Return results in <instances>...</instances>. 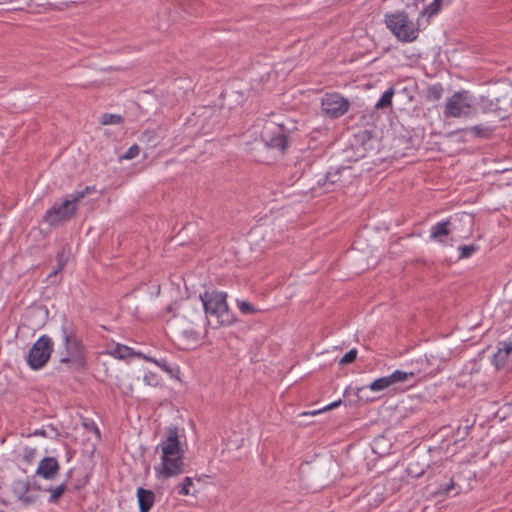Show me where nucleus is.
<instances>
[{
  "mask_svg": "<svg viewBox=\"0 0 512 512\" xmlns=\"http://www.w3.org/2000/svg\"><path fill=\"white\" fill-rule=\"evenodd\" d=\"M475 421H470L469 419L465 420V425L463 427H458L456 430V436L459 440H463L467 437L470 432V429L473 427Z\"/></svg>",
  "mask_w": 512,
  "mask_h": 512,
  "instance_id": "nucleus-22",
  "label": "nucleus"
},
{
  "mask_svg": "<svg viewBox=\"0 0 512 512\" xmlns=\"http://www.w3.org/2000/svg\"><path fill=\"white\" fill-rule=\"evenodd\" d=\"M237 306L244 315L257 313L259 310L245 300H237Z\"/></svg>",
  "mask_w": 512,
  "mask_h": 512,
  "instance_id": "nucleus-21",
  "label": "nucleus"
},
{
  "mask_svg": "<svg viewBox=\"0 0 512 512\" xmlns=\"http://www.w3.org/2000/svg\"><path fill=\"white\" fill-rule=\"evenodd\" d=\"M422 372L420 369L411 368L408 370H395L390 375L374 380L370 385V390L374 392L383 391L395 384L408 382Z\"/></svg>",
  "mask_w": 512,
  "mask_h": 512,
  "instance_id": "nucleus-8",
  "label": "nucleus"
},
{
  "mask_svg": "<svg viewBox=\"0 0 512 512\" xmlns=\"http://www.w3.org/2000/svg\"><path fill=\"white\" fill-rule=\"evenodd\" d=\"M95 190L94 187L86 186L83 190L75 191L69 194L62 203H55L49 210L46 211L43 222L50 226H58L63 222H66L76 215L77 204L86 195L92 193Z\"/></svg>",
  "mask_w": 512,
  "mask_h": 512,
  "instance_id": "nucleus-3",
  "label": "nucleus"
},
{
  "mask_svg": "<svg viewBox=\"0 0 512 512\" xmlns=\"http://www.w3.org/2000/svg\"><path fill=\"white\" fill-rule=\"evenodd\" d=\"M407 471H408V473L410 475H412L413 477H416V478H418V477H420V476H422L424 474V470L423 469H421L419 471H418V468L414 469L413 463H410L408 465Z\"/></svg>",
  "mask_w": 512,
  "mask_h": 512,
  "instance_id": "nucleus-31",
  "label": "nucleus"
},
{
  "mask_svg": "<svg viewBox=\"0 0 512 512\" xmlns=\"http://www.w3.org/2000/svg\"><path fill=\"white\" fill-rule=\"evenodd\" d=\"M0 3H4V1L0 0Z\"/></svg>",
  "mask_w": 512,
  "mask_h": 512,
  "instance_id": "nucleus-42",
  "label": "nucleus"
},
{
  "mask_svg": "<svg viewBox=\"0 0 512 512\" xmlns=\"http://www.w3.org/2000/svg\"><path fill=\"white\" fill-rule=\"evenodd\" d=\"M143 381L146 385L156 387L160 384V377L152 372H148L143 376Z\"/></svg>",
  "mask_w": 512,
  "mask_h": 512,
  "instance_id": "nucleus-26",
  "label": "nucleus"
},
{
  "mask_svg": "<svg viewBox=\"0 0 512 512\" xmlns=\"http://www.w3.org/2000/svg\"><path fill=\"white\" fill-rule=\"evenodd\" d=\"M140 153V148L139 146H137L136 144L135 145H132L127 151L126 153L124 154V158L125 159H133L135 157H137Z\"/></svg>",
  "mask_w": 512,
  "mask_h": 512,
  "instance_id": "nucleus-30",
  "label": "nucleus"
},
{
  "mask_svg": "<svg viewBox=\"0 0 512 512\" xmlns=\"http://www.w3.org/2000/svg\"><path fill=\"white\" fill-rule=\"evenodd\" d=\"M61 333L65 353L61 352L60 362L75 370L83 369L85 360L84 347L81 341L75 336L74 331L67 326H62Z\"/></svg>",
  "mask_w": 512,
  "mask_h": 512,
  "instance_id": "nucleus-4",
  "label": "nucleus"
},
{
  "mask_svg": "<svg viewBox=\"0 0 512 512\" xmlns=\"http://www.w3.org/2000/svg\"><path fill=\"white\" fill-rule=\"evenodd\" d=\"M109 354L120 360H126L133 356L143 357L141 352H135L132 348L122 344H116L112 347L109 350Z\"/></svg>",
  "mask_w": 512,
  "mask_h": 512,
  "instance_id": "nucleus-14",
  "label": "nucleus"
},
{
  "mask_svg": "<svg viewBox=\"0 0 512 512\" xmlns=\"http://www.w3.org/2000/svg\"><path fill=\"white\" fill-rule=\"evenodd\" d=\"M208 324L212 328L230 325L235 318L227 304V294L218 291H207L200 296Z\"/></svg>",
  "mask_w": 512,
  "mask_h": 512,
  "instance_id": "nucleus-2",
  "label": "nucleus"
},
{
  "mask_svg": "<svg viewBox=\"0 0 512 512\" xmlns=\"http://www.w3.org/2000/svg\"><path fill=\"white\" fill-rule=\"evenodd\" d=\"M460 250V258H468L472 255V253L476 250V247L473 245H465L459 248Z\"/></svg>",
  "mask_w": 512,
  "mask_h": 512,
  "instance_id": "nucleus-29",
  "label": "nucleus"
},
{
  "mask_svg": "<svg viewBox=\"0 0 512 512\" xmlns=\"http://www.w3.org/2000/svg\"><path fill=\"white\" fill-rule=\"evenodd\" d=\"M468 131L477 138H489L493 133L491 127L481 124L469 128Z\"/></svg>",
  "mask_w": 512,
  "mask_h": 512,
  "instance_id": "nucleus-17",
  "label": "nucleus"
},
{
  "mask_svg": "<svg viewBox=\"0 0 512 512\" xmlns=\"http://www.w3.org/2000/svg\"><path fill=\"white\" fill-rule=\"evenodd\" d=\"M498 351L494 354L493 360L497 368L502 367L509 355L512 353V341L500 343Z\"/></svg>",
  "mask_w": 512,
  "mask_h": 512,
  "instance_id": "nucleus-15",
  "label": "nucleus"
},
{
  "mask_svg": "<svg viewBox=\"0 0 512 512\" xmlns=\"http://www.w3.org/2000/svg\"><path fill=\"white\" fill-rule=\"evenodd\" d=\"M442 1H443V3H444V2H450L451 0H442Z\"/></svg>",
  "mask_w": 512,
  "mask_h": 512,
  "instance_id": "nucleus-41",
  "label": "nucleus"
},
{
  "mask_svg": "<svg viewBox=\"0 0 512 512\" xmlns=\"http://www.w3.org/2000/svg\"><path fill=\"white\" fill-rule=\"evenodd\" d=\"M84 485H85V483H83V484H76V485L74 486V490H79V489H81Z\"/></svg>",
  "mask_w": 512,
  "mask_h": 512,
  "instance_id": "nucleus-38",
  "label": "nucleus"
},
{
  "mask_svg": "<svg viewBox=\"0 0 512 512\" xmlns=\"http://www.w3.org/2000/svg\"><path fill=\"white\" fill-rule=\"evenodd\" d=\"M34 452H35V450H34V449H30V450H29V452H28V454H26V455H25V457L29 459L30 457H32V456H33Z\"/></svg>",
  "mask_w": 512,
  "mask_h": 512,
  "instance_id": "nucleus-37",
  "label": "nucleus"
},
{
  "mask_svg": "<svg viewBox=\"0 0 512 512\" xmlns=\"http://www.w3.org/2000/svg\"><path fill=\"white\" fill-rule=\"evenodd\" d=\"M443 88L440 85H435L429 88V97L433 100H439L442 96Z\"/></svg>",
  "mask_w": 512,
  "mask_h": 512,
  "instance_id": "nucleus-28",
  "label": "nucleus"
},
{
  "mask_svg": "<svg viewBox=\"0 0 512 512\" xmlns=\"http://www.w3.org/2000/svg\"><path fill=\"white\" fill-rule=\"evenodd\" d=\"M71 473H72V470H69V472H68V475H67V476L69 477V476L71 475Z\"/></svg>",
  "mask_w": 512,
  "mask_h": 512,
  "instance_id": "nucleus-40",
  "label": "nucleus"
},
{
  "mask_svg": "<svg viewBox=\"0 0 512 512\" xmlns=\"http://www.w3.org/2000/svg\"><path fill=\"white\" fill-rule=\"evenodd\" d=\"M69 259V251L63 247L56 255L57 267L63 269Z\"/></svg>",
  "mask_w": 512,
  "mask_h": 512,
  "instance_id": "nucleus-24",
  "label": "nucleus"
},
{
  "mask_svg": "<svg viewBox=\"0 0 512 512\" xmlns=\"http://www.w3.org/2000/svg\"><path fill=\"white\" fill-rule=\"evenodd\" d=\"M31 485L27 479H17L12 484V491L19 501L24 505H31L36 502L37 496L29 494Z\"/></svg>",
  "mask_w": 512,
  "mask_h": 512,
  "instance_id": "nucleus-11",
  "label": "nucleus"
},
{
  "mask_svg": "<svg viewBox=\"0 0 512 512\" xmlns=\"http://www.w3.org/2000/svg\"><path fill=\"white\" fill-rule=\"evenodd\" d=\"M338 171L332 173V172H328L327 175H326V181L331 183V184H335L338 182Z\"/></svg>",
  "mask_w": 512,
  "mask_h": 512,
  "instance_id": "nucleus-34",
  "label": "nucleus"
},
{
  "mask_svg": "<svg viewBox=\"0 0 512 512\" xmlns=\"http://www.w3.org/2000/svg\"><path fill=\"white\" fill-rule=\"evenodd\" d=\"M449 224V221H443L433 225L430 230L431 239L441 241V237L448 236L450 234Z\"/></svg>",
  "mask_w": 512,
  "mask_h": 512,
  "instance_id": "nucleus-16",
  "label": "nucleus"
},
{
  "mask_svg": "<svg viewBox=\"0 0 512 512\" xmlns=\"http://www.w3.org/2000/svg\"><path fill=\"white\" fill-rule=\"evenodd\" d=\"M137 498L140 512H149L155 502L154 492L144 488H138Z\"/></svg>",
  "mask_w": 512,
  "mask_h": 512,
  "instance_id": "nucleus-13",
  "label": "nucleus"
},
{
  "mask_svg": "<svg viewBox=\"0 0 512 512\" xmlns=\"http://www.w3.org/2000/svg\"><path fill=\"white\" fill-rule=\"evenodd\" d=\"M142 358H144V359H146V360H148V361L154 362L155 364H157L158 366H160V367H161L163 370H165V371H169V368H168V366L166 365V362H165V361L161 362V361H158V360H156V359H154V358H152V357H148V356H144V355H143V357H142Z\"/></svg>",
  "mask_w": 512,
  "mask_h": 512,
  "instance_id": "nucleus-33",
  "label": "nucleus"
},
{
  "mask_svg": "<svg viewBox=\"0 0 512 512\" xmlns=\"http://www.w3.org/2000/svg\"><path fill=\"white\" fill-rule=\"evenodd\" d=\"M193 486V479L191 477H185L182 483L179 485L178 493L183 496L190 494V487Z\"/></svg>",
  "mask_w": 512,
  "mask_h": 512,
  "instance_id": "nucleus-25",
  "label": "nucleus"
},
{
  "mask_svg": "<svg viewBox=\"0 0 512 512\" xmlns=\"http://www.w3.org/2000/svg\"><path fill=\"white\" fill-rule=\"evenodd\" d=\"M356 357H357V350L356 349H351L350 351H348L339 361V363L341 365H347V364H350L352 362H354L356 360Z\"/></svg>",
  "mask_w": 512,
  "mask_h": 512,
  "instance_id": "nucleus-27",
  "label": "nucleus"
},
{
  "mask_svg": "<svg viewBox=\"0 0 512 512\" xmlns=\"http://www.w3.org/2000/svg\"><path fill=\"white\" fill-rule=\"evenodd\" d=\"M349 106L348 99L339 93H326L321 99L322 111L330 118H339L344 115Z\"/></svg>",
  "mask_w": 512,
  "mask_h": 512,
  "instance_id": "nucleus-9",
  "label": "nucleus"
},
{
  "mask_svg": "<svg viewBox=\"0 0 512 512\" xmlns=\"http://www.w3.org/2000/svg\"><path fill=\"white\" fill-rule=\"evenodd\" d=\"M53 351V342L47 335H42L30 348L27 363L33 370L42 368L49 360Z\"/></svg>",
  "mask_w": 512,
  "mask_h": 512,
  "instance_id": "nucleus-7",
  "label": "nucleus"
},
{
  "mask_svg": "<svg viewBox=\"0 0 512 512\" xmlns=\"http://www.w3.org/2000/svg\"><path fill=\"white\" fill-rule=\"evenodd\" d=\"M67 490V484L64 482L54 488H49L48 491L50 492L49 502L50 503H56L58 499L65 493Z\"/></svg>",
  "mask_w": 512,
  "mask_h": 512,
  "instance_id": "nucleus-19",
  "label": "nucleus"
},
{
  "mask_svg": "<svg viewBox=\"0 0 512 512\" xmlns=\"http://www.w3.org/2000/svg\"><path fill=\"white\" fill-rule=\"evenodd\" d=\"M261 139L268 148L278 149L280 152H284L288 145L287 136L282 126L274 123H268L264 126Z\"/></svg>",
  "mask_w": 512,
  "mask_h": 512,
  "instance_id": "nucleus-10",
  "label": "nucleus"
},
{
  "mask_svg": "<svg viewBox=\"0 0 512 512\" xmlns=\"http://www.w3.org/2000/svg\"><path fill=\"white\" fill-rule=\"evenodd\" d=\"M122 117L117 114L105 113L101 117V123L103 125L119 124L122 122Z\"/></svg>",
  "mask_w": 512,
  "mask_h": 512,
  "instance_id": "nucleus-23",
  "label": "nucleus"
},
{
  "mask_svg": "<svg viewBox=\"0 0 512 512\" xmlns=\"http://www.w3.org/2000/svg\"><path fill=\"white\" fill-rule=\"evenodd\" d=\"M385 23L397 39L402 42H413L418 37V24L410 20L403 11L386 15Z\"/></svg>",
  "mask_w": 512,
  "mask_h": 512,
  "instance_id": "nucleus-5",
  "label": "nucleus"
},
{
  "mask_svg": "<svg viewBox=\"0 0 512 512\" xmlns=\"http://www.w3.org/2000/svg\"><path fill=\"white\" fill-rule=\"evenodd\" d=\"M60 465L54 457H44L38 464L36 475L46 479L53 480L59 473Z\"/></svg>",
  "mask_w": 512,
  "mask_h": 512,
  "instance_id": "nucleus-12",
  "label": "nucleus"
},
{
  "mask_svg": "<svg viewBox=\"0 0 512 512\" xmlns=\"http://www.w3.org/2000/svg\"><path fill=\"white\" fill-rule=\"evenodd\" d=\"M35 434H40V435H44L45 432L42 430V431H36Z\"/></svg>",
  "mask_w": 512,
  "mask_h": 512,
  "instance_id": "nucleus-39",
  "label": "nucleus"
},
{
  "mask_svg": "<svg viewBox=\"0 0 512 512\" xmlns=\"http://www.w3.org/2000/svg\"><path fill=\"white\" fill-rule=\"evenodd\" d=\"M62 269H59V267H57L55 270H53L50 274H49V278L53 277V276H56Z\"/></svg>",
  "mask_w": 512,
  "mask_h": 512,
  "instance_id": "nucleus-36",
  "label": "nucleus"
},
{
  "mask_svg": "<svg viewBox=\"0 0 512 512\" xmlns=\"http://www.w3.org/2000/svg\"><path fill=\"white\" fill-rule=\"evenodd\" d=\"M474 113L473 98L467 91L455 92L445 104L446 118L469 117Z\"/></svg>",
  "mask_w": 512,
  "mask_h": 512,
  "instance_id": "nucleus-6",
  "label": "nucleus"
},
{
  "mask_svg": "<svg viewBox=\"0 0 512 512\" xmlns=\"http://www.w3.org/2000/svg\"><path fill=\"white\" fill-rule=\"evenodd\" d=\"M455 489V483L453 480L450 481L449 484L445 486H441L439 492L445 495H449L452 490Z\"/></svg>",
  "mask_w": 512,
  "mask_h": 512,
  "instance_id": "nucleus-32",
  "label": "nucleus"
},
{
  "mask_svg": "<svg viewBox=\"0 0 512 512\" xmlns=\"http://www.w3.org/2000/svg\"><path fill=\"white\" fill-rule=\"evenodd\" d=\"M443 4V1L442 0H433V2L428 5L423 11H422V15H428L429 17L437 14L440 9H441V6Z\"/></svg>",
  "mask_w": 512,
  "mask_h": 512,
  "instance_id": "nucleus-20",
  "label": "nucleus"
},
{
  "mask_svg": "<svg viewBox=\"0 0 512 512\" xmlns=\"http://www.w3.org/2000/svg\"><path fill=\"white\" fill-rule=\"evenodd\" d=\"M156 450H161V463L155 466L156 477L165 480L176 477L184 472L183 454L175 426L168 427L165 432V439L157 445Z\"/></svg>",
  "mask_w": 512,
  "mask_h": 512,
  "instance_id": "nucleus-1",
  "label": "nucleus"
},
{
  "mask_svg": "<svg viewBox=\"0 0 512 512\" xmlns=\"http://www.w3.org/2000/svg\"><path fill=\"white\" fill-rule=\"evenodd\" d=\"M394 93H395V91H394V89L392 87L387 89L382 94L381 98L376 103L375 107L377 109H384V108L390 107L392 105V98H393Z\"/></svg>",
  "mask_w": 512,
  "mask_h": 512,
  "instance_id": "nucleus-18",
  "label": "nucleus"
},
{
  "mask_svg": "<svg viewBox=\"0 0 512 512\" xmlns=\"http://www.w3.org/2000/svg\"><path fill=\"white\" fill-rule=\"evenodd\" d=\"M340 403H341V401H340V400H339V401H335V402H333V403L329 404L328 406H326L323 410H324V411H326V410H330V409H332V408H334V407H337Z\"/></svg>",
  "mask_w": 512,
  "mask_h": 512,
  "instance_id": "nucleus-35",
  "label": "nucleus"
}]
</instances>
